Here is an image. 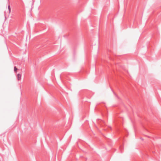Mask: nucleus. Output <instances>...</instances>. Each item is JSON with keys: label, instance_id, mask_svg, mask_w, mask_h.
Returning a JSON list of instances; mask_svg holds the SVG:
<instances>
[{"label": "nucleus", "instance_id": "1", "mask_svg": "<svg viewBox=\"0 0 161 161\" xmlns=\"http://www.w3.org/2000/svg\"><path fill=\"white\" fill-rule=\"evenodd\" d=\"M17 80H20L21 79V75L19 74H18L17 75Z\"/></svg>", "mask_w": 161, "mask_h": 161}, {"label": "nucleus", "instance_id": "2", "mask_svg": "<svg viewBox=\"0 0 161 161\" xmlns=\"http://www.w3.org/2000/svg\"><path fill=\"white\" fill-rule=\"evenodd\" d=\"M8 8L9 10V13H10L11 12V8L10 5H8Z\"/></svg>", "mask_w": 161, "mask_h": 161}, {"label": "nucleus", "instance_id": "3", "mask_svg": "<svg viewBox=\"0 0 161 161\" xmlns=\"http://www.w3.org/2000/svg\"><path fill=\"white\" fill-rule=\"evenodd\" d=\"M14 72L15 73H16L17 70H18V69L16 68V66H14Z\"/></svg>", "mask_w": 161, "mask_h": 161}, {"label": "nucleus", "instance_id": "4", "mask_svg": "<svg viewBox=\"0 0 161 161\" xmlns=\"http://www.w3.org/2000/svg\"><path fill=\"white\" fill-rule=\"evenodd\" d=\"M101 121H102L103 123H104V122L103 121V120H101Z\"/></svg>", "mask_w": 161, "mask_h": 161}]
</instances>
